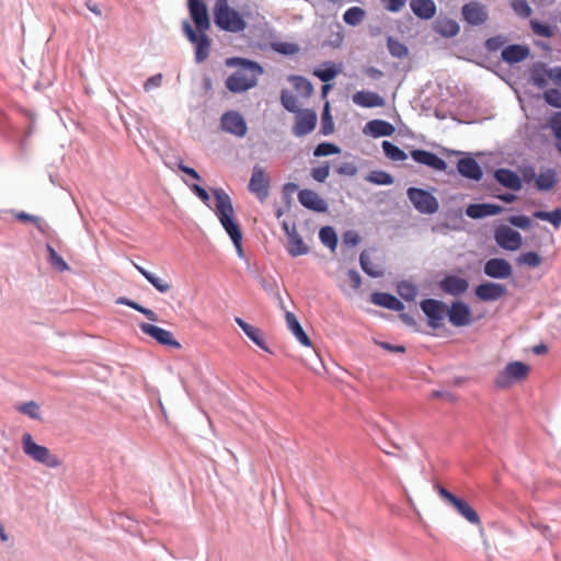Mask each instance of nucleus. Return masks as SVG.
Masks as SVG:
<instances>
[{
    "instance_id": "33",
    "label": "nucleus",
    "mask_w": 561,
    "mask_h": 561,
    "mask_svg": "<svg viewBox=\"0 0 561 561\" xmlns=\"http://www.w3.org/2000/svg\"><path fill=\"white\" fill-rule=\"evenodd\" d=\"M287 328L291 331V333L296 336V339L307 347H310L312 345L311 340L307 335V333L304 331L302 327L300 325L299 321L297 320L296 316L287 311L285 314Z\"/></svg>"
},
{
    "instance_id": "42",
    "label": "nucleus",
    "mask_w": 561,
    "mask_h": 561,
    "mask_svg": "<svg viewBox=\"0 0 561 561\" xmlns=\"http://www.w3.org/2000/svg\"><path fill=\"white\" fill-rule=\"evenodd\" d=\"M365 18V11L359 7H352L347 9L343 15V20L346 24L356 26Z\"/></svg>"
},
{
    "instance_id": "3",
    "label": "nucleus",
    "mask_w": 561,
    "mask_h": 561,
    "mask_svg": "<svg viewBox=\"0 0 561 561\" xmlns=\"http://www.w3.org/2000/svg\"><path fill=\"white\" fill-rule=\"evenodd\" d=\"M214 22L220 30L230 33H240L247 28L242 14L229 7V0L216 1Z\"/></svg>"
},
{
    "instance_id": "25",
    "label": "nucleus",
    "mask_w": 561,
    "mask_h": 561,
    "mask_svg": "<svg viewBox=\"0 0 561 561\" xmlns=\"http://www.w3.org/2000/svg\"><path fill=\"white\" fill-rule=\"evenodd\" d=\"M495 180L512 191H519L523 186L520 178L512 170L501 168L494 172Z\"/></svg>"
},
{
    "instance_id": "55",
    "label": "nucleus",
    "mask_w": 561,
    "mask_h": 561,
    "mask_svg": "<svg viewBox=\"0 0 561 561\" xmlns=\"http://www.w3.org/2000/svg\"><path fill=\"white\" fill-rule=\"evenodd\" d=\"M330 174V165L328 162L324 164L313 168L311 170V176L314 181L323 183Z\"/></svg>"
},
{
    "instance_id": "60",
    "label": "nucleus",
    "mask_w": 561,
    "mask_h": 561,
    "mask_svg": "<svg viewBox=\"0 0 561 561\" xmlns=\"http://www.w3.org/2000/svg\"><path fill=\"white\" fill-rule=\"evenodd\" d=\"M505 44V38L502 36H493L485 41L486 49L491 51L499 50Z\"/></svg>"
},
{
    "instance_id": "19",
    "label": "nucleus",
    "mask_w": 561,
    "mask_h": 561,
    "mask_svg": "<svg viewBox=\"0 0 561 561\" xmlns=\"http://www.w3.org/2000/svg\"><path fill=\"white\" fill-rule=\"evenodd\" d=\"M483 271L486 276L500 279L508 278L513 273L512 265L505 259L500 257L486 261Z\"/></svg>"
},
{
    "instance_id": "63",
    "label": "nucleus",
    "mask_w": 561,
    "mask_h": 561,
    "mask_svg": "<svg viewBox=\"0 0 561 561\" xmlns=\"http://www.w3.org/2000/svg\"><path fill=\"white\" fill-rule=\"evenodd\" d=\"M190 188L202 199L203 203L209 206L210 197L205 188H203L198 184H192L190 185Z\"/></svg>"
},
{
    "instance_id": "27",
    "label": "nucleus",
    "mask_w": 561,
    "mask_h": 561,
    "mask_svg": "<svg viewBox=\"0 0 561 561\" xmlns=\"http://www.w3.org/2000/svg\"><path fill=\"white\" fill-rule=\"evenodd\" d=\"M364 133L374 138L391 136L394 133V127L389 122L382 119H373L365 125Z\"/></svg>"
},
{
    "instance_id": "35",
    "label": "nucleus",
    "mask_w": 561,
    "mask_h": 561,
    "mask_svg": "<svg viewBox=\"0 0 561 561\" xmlns=\"http://www.w3.org/2000/svg\"><path fill=\"white\" fill-rule=\"evenodd\" d=\"M371 302L394 311L404 309L403 304L397 297L387 293H374L371 295Z\"/></svg>"
},
{
    "instance_id": "20",
    "label": "nucleus",
    "mask_w": 561,
    "mask_h": 561,
    "mask_svg": "<svg viewBox=\"0 0 561 561\" xmlns=\"http://www.w3.org/2000/svg\"><path fill=\"white\" fill-rule=\"evenodd\" d=\"M411 157L417 163L424 164L434 170L445 171L447 169V163L445 162V160H443L433 152L423 149H414L411 151Z\"/></svg>"
},
{
    "instance_id": "53",
    "label": "nucleus",
    "mask_w": 561,
    "mask_h": 561,
    "mask_svg": "<svg viewBox=\"0 0 561 561\" xmlns=\"http://www.w3.org/2000/svg\"><path fill=\"white\" fill-rule=\"evenodd\" d=\"M530 26H531L533 32L536 35H539L542 37H551L553 35V32L548 24L533 20V21H530Z\"/></svg>"
},
{
    "instance_id": "56",
    "label": "nucleus",
    "mask_w": 561,
    "mask_h": 561,
    "mask_svg": "<svg viewBox=\"0 0 561 561\" xmlns=\"http://www.w3.org/2000/svg\"><path fill=\"white\" fill-rule=\"evenodd\" d=\"M398 293L403 299L413 300L416 296V288L413 285L403 282L399 284Z\"/></svg>"
},
{
    "instance_id": "16",
    "label": "nucleus",
    "mask_w": 561,
    "mask_h": 561,
    "mask_svg": "<svg viewBox=\"0 0 561 561\" xmlns=\"http://www.w3.org/2000/svg\"><path fill=\"white\" fill-rule=\"evenodd\" d=\"M474 294L482 301H495L506 296L507 289L502 284L486 282L478 285Z\"/></svg>"
},
{
    "instance_id": "6",
    "label": "nucleus",
    "mask_w": 561,
    "mask_h": 561,
    "mask_svg": "<svg viewBox=\"0 0 561 561\" xmlns=\"http://www.w3.org/2000/svg\"><path fill=\"white\" fill-rule=\"evenodd\" d=\"M407 194L415 209L420 213L432 215L438 210V202L430 192L417 187H410Z\"/></svg>"
},
{
    "instance_id": "51",
    "label": "nucleus",
    "mask_w": 561,
    "mask_h": 561,
    "mask_svg": "<svg viewBox=\"0 0 561 561\" xmlns=\"http://www.w3.org/2000/svg\"><path fill=\"white\" fill-rule=\"evenodd\" d=\"M512 8L514 12L522 18H528L533 13L531 8L526 0H513Z\"/></svg>"
},
{
    "instance_id": "29",
    "label": "nucleus",
    "mask_w": 561,
    "mask_h": 561,
    "mask_svg": "<svg viewBox=\"0 0 561 561\" xmlns=\"http://www.w3.org/2000/svg\"><path fill=\"white\" fill-rule=\"evenodd\" d=\"M503 210L499 205L494 204H471L467 207L466 214L468 217L478 219L485 216L497 215Z\"/></svg>"
},
{
    "instance_id": "10",
    "label": "nucleus",
    "mask_w": 561,
    "mask_h": 561,
    "mask_svg": "<svg viewBox=\"0 0 561 561\" xmlns=\"http://www.w3.org/2000/svg\"><path fill=\"white\" fill-rule=\"evenodd\" d=\"M496 243L508 251H516L520 248L523 239L518 231L508 226H499L494 231Z\"/></svg>"
},
{
    "instance_id": "46",
    "label": "nucleus",
    "mask_w": 561,
    "mask_h": 561,
    "mask_svg": "<svg viewBox=\"0 0 561 561\" xmlns=\"http://www.w3.org/2000/svg\"><path fill=\"white\" fill-rule=\"evenodd\" d=\"M387 46H388L390 54L393 57L403 58V57L408 56V53H409L408 47L404 44H402L401 42H399L398 39L392 38L391 36L388 37Z\"/></svg>"
},
{
    "instance_id": "49",
    "label": "nucleus",
    "mask_w": 561,
    "mask_h": 561,
    "mask_svg": "<svg viewBox=\"0 0 561 561\" xmlns=\"http://www.w3.org/2000/svg\"><path fill=\"white\" fill-rule=\"evenodd\" d=\"M367 180L379 185H390L393 183L391 174L385 171H374L368 175Z\"/></svg>"
},
{
    "instance_id": "64",
    "label": "nucleus",
    "mask_w": 561,
    "mask_h": 561,
    "mask_svg": "<svg viewBox=\"0 0 561 561\" xmlns=\"http://www.w3.org/2000/svg\"><path fill=\"white\" fill-rule=\"evenodd\" d=\"M347 277H348V280L351 283V286L354 288V289H358L362 285V277L359 275V273L355 270H350L347 272Z\"/></svg>"
},
{
    "instance_id": "50",
    "label": "nucleus",
    "mask_w": 561,
    "mask_h": 561,
    "mask_svg": "<svg viewBox=\"0 0 561 561\" xmlns=\"http://www.w3.org/2000/svg\"><path fill=\"white\" fill-rule=\"evenodd\" d=\"M340 151H341V149L334 144L321 142L316 147V149L313 151V156L314 157H325V156H330V154L340 153Z\"/></svg>"
},
{
    "instance_id": "5",
    "label": "nucleus",
    "mask_w": 561,
    "mask_h": 561,
    "mask_svg": "<svg viewBox=\"0 0 561 561\" xmlns=\"http://www.w3.org/2000/svg\"><path fill=\"white\" fill-rule=\"evenodd\" d=\"M529 373L530 367L527 364L519 360L511 362L496 375L494 385L499 389H508L515 383L525 381Z\"/></svg>"
},
{
    "instance_id": "34",
    "label": "nucleus",
    "mask_w": 561,
    "mask_h": 561,
    "mask_svg": "<svg viewBox=\"0 0 561 561\" xmlns=\"http://www.w3.org/2000/svg\"><path fill=\"white\" fill-rule=\"evenodd\" d=\"M434 31L443 37H455L459 31V24L449 18H438L434 23Z\"/></svg>"
},
{
    "instance_id": "58",
    "label": "nucleus",
    "mask_w": 561,
    "mask_h": 561,
    "mask_svg": "<svg viewBox=\"0 0 561 561\" xmlns=\"http://www.w3.org/2000/svg\"><path fill=\"white\" fill-rule=\"evenodd\" d=\"M340 175L354 176L357 173V167L354 162H343L336 168Z\"/></svg>"
},
{
    "instance_id": "59",
    "label": "nucleus",
    "mask_w": 561,
    "mask_h": 561,
    "mask_svg": "<svg viewBox=\"0 0 561 561\" xmlns=\"http://www.w3.org/2000/svg\"><path fill=\"white\" fill-rule=\"evenodd\" d=\"M274 49L284 55H293L298 51V46L291 43H277L274 45Z\"/></svg>"
},
{
    "instance_id": "36",
    "label": "nucleus",
    "mask_w": 561,
    "mask_h": 561,
    "mask_svg": "<svg viewBox=\"0 0 561 561\" xmlns=\"http://www.w3.org/2000/svg\"><path fill=\"white\" fill-rule=\"evenodd\" d=\"M287 251L294 257L306 254L309 251L295 226L291 227V233L290 237H288Z\"/></svg>"
},
{
    "instance_id": "14",
    "label": "nucleus",
    "mask_w": 561,
    "mask_h": 561,
    "mask_svg": "<svg viewBox=\"0 0 561 561\" xmlns=\"http://www.w3.org/2000/svg\"><path fill=\"white\" fill-rule=\"evenodd\" d=\"M296 114L293 134L302 137L313 131L318 121L316 112L307 108L300 110Z\"/></svg>"
},
{
    "instance_id": "62",
    "label": "nucleus",
    "mask_w": 561,
    "mask_h": 561,
    "mask_svg": "<svg viewBox=\"0 0 561 561\" xmlns=\"http://www.w3.org/2000/svg\"><path fill=\"white\" fill-rule=\"evenodd\" d=\"M386 9L390 12H399L407 3V0H382Z\"/></svg>"
},
{
    "instance_id": "44",
    "label": "nucleus",
    "mask_w": 561,
    "mask_h": 561,
    "mask_svg": "<svg viewBox=\"0 0 561 561\" xmlns=\"http://www.w3.org/2000/svg\"><path fill=\"white\" fill-rule=\"evenodd\" d=\"M48 252V262L50 265L59 272H65L69 270V265L65 262V260L56 252V250L47 244Z\"/></svg>"
},
{
    "instance_id": "9",
    "label": "nucleus",
    "mask_w": 561,
    "mask_h": 561,
    "mask_svg": "<svg viewBox=\"0 0 561 561\" xmlns=\"http://www.w3.org/2000/svg\"><path fill=\"white\" fill-rule=\"evenodd\" d=\"M423 312L428 318V325L437 329L444 324V319L447 316V307L444 302L436 299H425L421 302Z\"/></svg>"
},
{
    "instance_id": "38",
    "label": "nucleus",
    "mask_w": 561,
    "mask_h": 561,
    "mask_svg": "<svg viewBox=\"0 0 561 561\" xmlns=\"http://www.w3.org/2000/svg\"><path fill=\"white\" fill-rule=\"evenodd\" d=\"M288 81L294 85L295 90L302 96L309 98L313 93L312 83L302 76L291 75Z\"/></svg>"
},
{
    "instance_id": "11",
    "label": "nucleus",
    "mask_w": 561,
    "mask_h": 561,
    "mask_svg": "<svg viewBox=\"0 0 561 561\" xmlns=\"http://www.w3.org/2000/svg\"><path fill=\"white\" fill-rule=\"evenodd\" d=\"M222 130L236 137H244L248 131L243 116L237 111L226 112L220 119Z\"/></svg>"
},
{
    "instance_id": "23",
    "label": "nucleus",
    "mask_w": 561,
    "mask_h": 561,
    "mask_svg": "<svg viewBox=\"0 0 561 561\" xmlns=\"http://www.w3.org/2000/svg\"><path fill=\"white\" fill-rule=\"evenodd\" d=\"M299 203L308 209L323 213L327 210V203L319 196L318 193L311 190H301L298 193Z\"/></svg>"
},
{
    "instance_id": "15",
    "label": "nucleus",
    "mask_w": 561,
    "mask_h": 561,
    "mask_svg": "<svg viewBox=\"0 0 561 561\" xmlns=\"http://www.w3.org/2000/svg\"><path fill=\"white\" fill-rule=\"evenodd\" d=\"M190 14L199 33L210 27L206 4L202 0H188Z\"/></svg>"
},
{
    "instance_id": "45",
    "label": "nucleus",
    "mask_w": 561,
    "mask_h": 561,
    "mask_svg": "<svg viewBox=\"0 0 561 561\" xmlns=\"http://www.w3.org/2000/svg\"><path fill=\"white\" fill-rule=\"evenodd\" d=\"M534 216L538 219L551 222L556 228L561 226V208H557L552 211H536Z\"/></svg>"
},
{
    "instance_id": "37",
    "label": "nucleus",
    "mask_w": 561,
    "mask_h": 561,
    "mask_svg": "<svg viewBox=\"0 0 561 561\" xmlns=\"http://www.w3.org/2000/svg\"><path fill=\"white\" fill-rule=\"evenodd\" d=\"M558 184L557 172L553 169H547L535 179V185L539 191H550Z\"/></svg>"
},
{
    "instance_id": "1",
    "label": "nucleus",
    "mask_w": 561,
    "mask_h": 561,
    "mask_svg": "<svg viewBox=\"0 0 561 561\" xmlns=\"http://www.w3.org/2000/svg\"><path fill=\"white\" fill-rule=\"evenodd\" d=\"M216 199L215 214L218 217L221 226L231 238L237 253L243 257L244 252L242 249V232L238 222L234 221V209L230 196L222 188L213 190Z\"/></svg>"
},
{
    "instance_id": "7",
    "label": "nucleus",
    "mask_w": 561,
    "mask_h": 561,
    "mask_svg": "<svg viewBox=\"0 0 561 561\" xmlns=\"http://www.w3.org/2000/svg\"><path fill=\"white\" fill-rule=\"evenodd\" d=\"M437 492L442 499L453 505L457 512L472 525H480L481 519L476 512L465 500L457 497L451 492L443 486H437Z\"/></svg>"
},
{
    "instance_id": "54",
    "label": "nucleus",
    "mask_w": 561,
    "mask_h": 561,
    "mask_svg": "<svg viewBox=\"0 0 561 561\" xmlns=\"http://www.w3.org/2000/svg\"><path fill=\"white\" fill-rule=\"evenodd\" d=\"M333 130H334V124H333L332 117L329 114V103L327 102L325 106H324L323 114H322L321 133L323 135H330L333 133Z\"/></svg>"
},
{
    "instance_id": "40",
    "label": "nucleus",
    "mask_w": 561,
    "mask_h": 561,
    "mask_svg": "<svg viewBox=\"0 0 561 561\" xmlns=\"http://www.w3.org/2000/svg\"><path fill=\"white\" fill-rule=\"evenodd\" d=\"M381 146L386 157L392 161H404L408 158L402 149L388 140L382 141Z\"/></svg>"
},
{
    "instance_id": "31",
    "label": "nucleus",
    "mask_w": 561,
    "mask_h": 561,
    "mask_svg": "<svg viewBox=\"0 0 561 561\" xmlns=\"http://www.w3.org/2000/svg\"><path fill=\"white\" fill-rule=\"evenodd\" d=\"M529 55V48L522 45H510L502 50V59L512 65L526 59Z\"/></svg>"
},
{
    "instance_id": "17",
    "label": "nucleus",
    "mask_w": 561,
    "mask_h": 561,
    "mask_svg": "<svg viewBox=\"0 0 561 561\" xmlns=\"http://www.w3.org/2000/svg\"><path fill=\"white\" fill-rule=\"evenodd\" d=\"M447 317L454 327H466L471 322V311L462 301H455L447 308Z\"/></svg>"
},
{
    "instance_id": "39",
    "label": "nucleus",
    "mask_w": 561,
    "mask_h": 561,
    "mask_svg": "<svg viewBox=\"0 0 561 561\" xmlns=\"http://www.w3.org/2000/svg\"><path fill=\"white\" fill-rule=\"evenodd\" d=\"M547 126L552 130L556 138V148L561 154V112L553 113L548 119Z\"/></svg>"
},
{
    "instance_id": "47",
    "label": "nucleus",
    "mask_w": 561,
    "mask_h": 561,
    "mask_svg": "<svg viewBox=\"0 0 561 561\" xmlns=\"http://www.w3.org/2000/svg\"><path fill=\"white\" fill-rule=\"evenodd\" d=\"M280 102H282V105L288 112L297 113V112L300 111L299 107H298V100H297V98L293 93L287 91V90H283L282 91V93H280Z\"/></svg>"
},
{
    "instance_id": "32",
    "label": "nucleus",
    "mask_w": 561,
    "mask_h": 561,
    "mask_svg": "<svg viewBox=\"0 0 561 561\" xmlns=\"http://www.w3.org/2000/svg\"><path fill=\"white\" fill-rule=\"evenodd\" d=\"M133 265L159 293L165 294L172 289V284L169 280L156 276L135 262H133Z\"/></svg>"
},
{
    "instance_id": "41",
    "label": "nucleus",
    "mask_w": 561,
    "mask_h": 561,
    "mask_svg": "<svg viewBox=\"0 0 561 561\" xmlns=\"http://www.w3.org/2000/svg\"><path fill=\"white\" fill-rule=\"evenodd\" d=\"M324 66H325L324 69H316L313 71V76H316L321 81L327 83V82H330L331 80H333L337 76V73L341 71V69L337 68L332 62H327V64H324Z\"/></svg>"
},
{
    "instance_id": "2",
    "label": "nucleus",
    "mask_w": 561,
    "mask_h": 561,
    "mask_svg": "<svg viewBox=\"0 0 561 561\" xmlns=\"http://www.w3.org/2000/svg\"><path fill=\"white\" fill-rule=\"evenodd\" d=\"M226 64L228 66L241 65L242 69L230 75L226 80V87L233 93H242L257 83V76L262 73V68L254 61L241 58H229Z\"/></svg>"
},
{
    "instance_id": "21",
    "label": "nucleus",
    "mask_w": 561,
    "mask_h": 561,
    "mask_svg": "<svg viewBox=\"0 0 561 561\" xmlns=\"http://www.w3.org/2000/svg\"><path fill=\"white\" fill-rule=\"evenodd\" d=\"M439 287L446 294L460 296L468 290L469 283L466 278L448 275L440 280Z\"/></svg>"
},
{
    "instance_id": "52",
    "label": "nucleus",
    "mask_w": 561,
    "mask_h": 561,
    "mask_svg": "<svg viewBox=\"0 0 561 561\" xmlns=\"http://www.w3.org/2000/svg\"><path fill=\"white\" fill-rule=\"evenodd\" d=\"M545 101L557 108H561V91L558 89H549L543 92Z\"/></svg>"
},
{
    "instance_id": "18",
    "label": "nucleus",
    "mask_w": 561,
    "mask_h": 561,
    "mask_svg": "<svg viewBox=\"0 0 561 561\" xmlns=\"http://www.w3.org/2000/svg\"><path fill=\"white\" fill-rule=\"evenodd\" d=\"M461 13L463 20L471 25H481L488 20L485 7L477 1L466 3Z\"/></svg>"
},
{
    "instance_id": "48",
    "label": "nucleus",
    "mask_w": 561,
    "mask_h": 561,
    "mask_svg": "<svg viewBox=\"0 0 561 561\" xmlns=\"http://www.w3.org/2000/svg\"><path fill=\"white\" fill-rule=\"evenodd\" d=\"M517 262L518 264L526 265L528 267H537L541 264L542 259L538 253L529 251L520 254Z\"/></svg>"
},
{
    "instance_id": "24",
    "label": "nucleus",
    "mask_w": 561,
    "mask_h": 561,
    "mask_svg": "<svg viewBox=\"0 0 561 561\" xmlns=\"http://www.w3.org/2000/svg\"><path fill=\"white\" fill-rule=\"evenodd\" d=\"M458 172L470 180L480 181L483 172L479 163L473 158H462L457 163Z\"/></svg>"
},
{
    "instance_id": "26",
    "label": "nucleus",
    "mask_w": 561,
    "mask_h": 561,
    "mask_svg": "<svg viewBox=\"0 0 561 561\" xmlns=\"http://www.w3.org/2000/svg\"><path fill=\"white\" fill-rule=\"evenodd\" d=\"M353 102L362 107H381L385 100L377 93L371 91H358L352 96Z\"/></svg>"
},
{
    "instance_id": "4",
    "label": "nucleus",
    "mask_w": 561,
    "mask_h": 561,
    "mask_svg": "<svg viewBox=\"0 0 561 561\" xmlns=\"http://www.w3.org/2000/svg\"><path fill=\"white\" fill-rule=\"evenodd\" d=\"M22 449L32 460L48 468L55 469L61 466L59 457L53 454L47 447L35 443L30 433L22 435Z\"/></svg>"
},
{
    "instance_id": "43",
    "label": "nucleus",
    "mask_w": 561,
    "mask_h": 561,
    "mask_svg": "<svg viewBox=\"0 0 561 561\" xmlns=\"http://www.w3.org/2000/svg\"><path fill=\"white\" fill-rule=\"evenodd\" d=\"M319 238L324 245L331 250H335L337 245V236L332 227H322L319 232Z\"/></svg>"
},
{
    "instance_id": "22",
    "label": "nucleus",
    "mask_w": 561,
    "mask_h": 561,
    "mask_svg": "<svg viewBox=\"0 0 561 561\" xmlns=\"http://www.w3.org/2000/svg\"><path fill=\"white\" fill-rule=\"evenodd\" d=\"M362 270L370 277L383 276V265L380 257L371 256L369 251H363L359 256Z\"/></svg>"
},
{
    "instance_id": "12",
    "label": "nucleus",
    "mask_w": 561,
    "mask_h": 561,
    "mask_svg": "<svg viewBox=\"0 0 561 561\" xmlns=\"http://www.w3.org/2000/svg\"><path fill=\"white\" fill-rule=\"evenodd\" d=\"M139 328L142 333L156 340L161 345L169 346L172 348L181 347L180 342L174 339L172 332L165 329L146 322H141L139 324Z\"/></svg>"
},
{
    "instance_id": "28",
    "label": "nucleus",
    "mask_w": 561,
    "mask_h": 561,
    "mask_svg": "<svg viewBox=\"0 0 561 561\" xmlns=\"http://www.w3.org/2000/svg\"><path fill=\"white\" fill-rule=\"evenodd\" d=\"M410 7L422 20H430L436 14V4L433 0H410Z\"/></svg>"
},
{
    "instance_id": "13",
    "label": "nucleus",
    "mask_w": 561,
    "mask_h": 561,
    "mask_svg": "<svg viewBox=\"0 0 561 561\" xmlns=\"http://www.w3.org/2000/svg\"><path fill=\"white\" fill-rule=\"evenodd\" d=\"M270 179L263 168L255 165L249 182V191L261 202L268 196Z\"/></svg>"
},
{
    "instance_id": "30",
    "label": "nucleus",
    "mask_w": 561,
    "mask_h": 561,
    "mask_svg": "<svg viewBox=\"0 0 561 561\" xmlns=\"http://www.w3.org/2000/svg\"><path fill=\"white\" fill-rule=\"evenodd\" d=\"M236 323L242 329V331L245 333V335L255 343L260 348H262L265 352H270L268 346L266 345L262 332L259 328L253 327L249 323H247L241 318L237 317L234 319Z\"/></svg>"
},
{
    "instance_id": "57",
    "label": "nucleus",
    "mask_w": 561,
    "mask_h": 561,
    "mask_svg": "<svg viewBox=\"0 0 561 561\" xmlns=\"http://www.w3.org/2000/svg\"><path fill=\"white\" fill-rule=\"evenodd\" d=\"M38 405L34 401L26 402L19 407V411L32 419H39Z\"/></svg>"
},
{
    "instance_id": "8",
    "label": "nucleus",
    "mask_w": 561,
    "mask_h": 561,
    "mask_svg": "<svg viewBox=\"0 0 561 561\" xmlns=\"http://www.w3.org/2000/svg\"><path fill=\"white\" fill-rule=\"evenodd\" d=\"M183 31L191 43L195 45V59L197 62H203L209 56L210 39L205 32L199 35L193 30L192 25L185 21L183 23Z\"/></svg>"
},
{
    "instance_id": "61",
    "label": "nucleus",
    "mask_w": 561,
    "mask_h": 561,
    "mask_svg": "<svg viewBox=\"0 0 561 561\" xmlns=\"http://www.w3.org/2000/svg\"><path fill=\"white\" fill-rule=\"evenodd\" d=\"M508 220L513 226L522 229H528L531 225V220L524 215L512 216Z\"/></svg>"
}]
</instances>
